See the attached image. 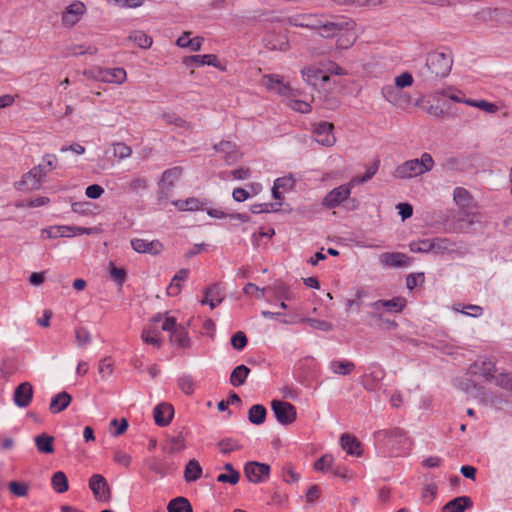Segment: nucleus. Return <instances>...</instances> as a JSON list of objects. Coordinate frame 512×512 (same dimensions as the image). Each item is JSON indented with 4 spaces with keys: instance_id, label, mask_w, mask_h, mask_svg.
Returning a JSON list of instances; mask_svg holds the SVG:
<instances>
[{
    "instance_id": "1",
    "label": "nucleus",
    "mask_w": 512,
    "mask_h": 512,
    "mask_svg": "<svg viewBox=\"0 0 512 512\" xmlns=\"http://www.w3.org/2000/svg\"><path fill=\"white\" fill-rule=\"evenodd\" d=\"M453 66V54L449 48H443L428 53L426 57V70L420 71L419 76L425 83H431L438 78L447 77Z\"/></svg>"
},
{
    "instance_id": "2",
    "label": "nucleus",
    "mask_w": 512,
    "mask_h": 512,
    "mask_svg": "<svg viewBox=\"0 0 512 512\" xmlns=\"http://www.w3.org/2000/svg\"><path fill=\"white\" fill-rule=\"evenodd\" d=\"M434 160L432 156L425 152L420 159H411L398 165L392 175L396 179H411L420 176L433 169Z\"/></svg>"
},
{
    "instance_id": "3",
    "label": "nucleus",
    "mask_w": 512,
    "mask_h": 512,
    "mask_svg": "<svg viewBox=\"0 0 512 512\" xmlns=\"http://www.w3.org/2000/svg\"><path fill=\"white\" fill-rule=\"evenodd\" d=\"M312 26L318 29L320 36L329 38L338 36L343 30H353L355 23L345 17H336L332 20L319 21L318 24Z\"/></svg>"
},
{
    "instance_id": "4",
    "label": "nucleus",
    "mask_w": 512,
    "mask_h": 512,
    "mask_svg": "<svg viewBox=\"0 0 512 512\" xmlns=\"http://www.w3.org/2000/svg\"><path fill=\"white\" fill-rule=\"evenodd\" d=\"M386 376L385 369L378 363H373L368 367V372L361 376V385L369 392L377 391L382 380Z\"/></svg>"
},
{
    "instance_id": "5",
    "label": "nucleus",
    "mask_w": 512,
    "mask_h": 512,
    "mask_svg": "<svg viewBox=\"0 0 512 512\" xmlns=\"http://www.w3.org/2000/svg\"><path fill=\"white\" fill-rule=\"evenodd\" d=\"M355 185H351V181L347 184L340 185L330 192L324 197L322 201V205L327 209H334L338 207L341 203L347 200L351 194V189Z\"/></svg>"
},
{
    "instance_id": "6",
    "label": "nucleus",
    "mask_w": 512,
    "mask_h": 512,
    "mask_svg": "<svg viewBox=\"0 0 512 512\" xmlns=\"http://www.w3.org/2000/svg\"><path fill=\"white\" fill-rule=\"evenodd\" d=\"M93 228L76 227V226H51L41 230V236L49 239L58 237H68L70 233L74 235L91 234Z\"/></svg>"
},
{
    "instance_id": "7",
    "label": "nucleus",
    "mask_w": 512,
    "mask_h": 512,
    "mask_svg": "<svg viewBox=\"0 0 512 512\" xmlns=\"http://www.w3.org/2000/svg\"><path fill=\"white\" fill-rule=\"evenodd\" d=\"M265 297H273L281 300L279 308L285 310L287 308L286 300L288 299L287 286L283 281H275L273 284L261 289V294L258 295V299Z\"/></svg>"
},
{
    "instance_id": "8",
    "label": "nucleus",
    "mask_w": 512,
    "mask_h": 512,
    "mask_svg": "<svg viewBox=\"0 0 512 512\" xmlns=\"http://www.w3.org/2000/svg\"><path fill=\"white\" fill-rule=\"evenodd\" d=\"M41 165L33 167L30 171L22 176V179L15 183V188L19 191L37 190L42 184Z\"/></svg>"
},
{
    "instance_id": "9",
    "label": "nucleus",
    "mask_w": 512,
    "mask_h": 512,
    "mask_svg": "<svg viewBox=\"0 0 512 512\" xmlns=\"http://www.w3.org/2000/svg\"><path fill=\"white\" fill-rule=\"evenodd\" d=\"M89 488L96 500L108 502L111 498V489L106 479L100 474H94L89 480Z\"/></svg>"
},
{
    "instance_id": "10",
    "label": "nucleus",
    "mask_w": 512,
    "mask_h": 512,
    "mask_svg": "<svg viewBox=\"0 0 512 512\" xmlns=\"http://www.w3.org/2000/svg\"><path fill=\"white\" fill-rule=\"evenodd\" d=\"M244 473L250 482L261 483L269 477L270 466L265 463L251 461L245 464Z\"/></svg>"
},
{
    "instance_id": "11",
    "label": "nucleus",
    "mask_w": 512,
    "mask_h": 512,
    "mask_svg": "<svg viewBox=\"0 0 512 512\" xmlns=\"http://www.w3.org/2000/svg\"><path fill=\"white\" fill-rule=\"evenodd\" d=\"M432 253L440 255H463V246L448 238H433Z\"/></svg>"
},
{
    "instance_id": "12",
    "label": "nucleus",
    "mask_w": 512,
    "mask_h": 512,
    "mask_svg": "<svg viewBox=\"0 0 512 512\" xmlns=\"http://www.w3.org/2000/svg\"><path fill=\"white\" fill-rule=\"evenodd\" d=\"M333 129V124L328 122H320L316 124L313 130L315 141L325 147L333 146L336 142Z\"/></svg>"
},
{
    "instance_id": "13",
    "label": "nucleus",
    "mask_w": 512,
    "mask_h": 512,
    "mask_svg": "<svg viewBox=\"0 0 512 512\" xmlns=\"http://www.w3.org/2000/svg\"><path fill=\"white\" fill-rule=\"evenodd\" d=\"M406 299L403 297H394L389 300H377L370 304L372 310L386 311L388 313H401L406 307Z\"/></svg>"
},
{
    "instance_id": "14",
    "label": "nucleus",
    "mask_w": 512,
    "mask_h": 512,
    "mask_svg": "<svg viewBox=\"0 0 512 512\" xmlns=\"http://www.w3.org/2000/svg\"><path fill=\"white\" fill-rule=\"evenodd\" d=\"M379 261L383 266L391 268L408 267L412 263V259L401 252H385L379 257Z\"/></svg>"
},
{
    "instance_id": "15",
    "label": "nucleus",
    "mask_w": 512,
    "mask_h": 512,
    "mask_svg": "<svg viewBox=\"0 0 512 512\" xmlns=\"http://www.w3.org/2000/svg\"><path fill=\"white\" fill-rule=\"evenodd\" d=\"M131 246L138 253H147L153 256L159 255L164 250V246L159 240L148 241L134 238L131 240Z\"/></svg>"
},
{
    "instance_id": "16",
    "label": "nucleus",
    "mask_w": 512,
    "mask_h": 512,
    "mask_svg": "<svg viewBox=\"0 0 512 512\" xmlns=\"http://www.w3.org/2000/svg\"><path fill=\"white\" fill-rule=\"evenodd\" d=\"M33 386L30 382L20 383L14 390L13 401L19 408H26L33 398Z\"/></svg>"
},
{
    "instance_id": "17",
    "label": "nucleus",
    "mask_w": 512,
    "mask_h": 512,
    "mask_svg": "<svg viewBox=\"0 0 512 512\" xmlns=\"http://www.w3.org/2000/svg\"><path fill=\"white\" fill-rule=\"evenodd\" d=\"M224 290L218 284H212L204 290V299L200 301L201 305H209L211 309H215L224 300Z\"/></svg>"
},
{
    "instance_id": "18",
    "label": "nucleus",
    "mask_w": 512,
    "mask_h": 512,
    "mask_svg": "<svg viewBox=\"0 0 512 512\" xmlns=\"http://www.w3.org/2000/svg\"><path fill=\"white\" fill-rule=\"evenodd\" d=\"M213 149L224 154L225 161L228 165L238 162L242 156L236 144L232 141L222 140L220 143L215 144Z\"/></svg>"
},
{
    "instance_id": "19",
    "label": "nucleus",
    "mask_w": 512,
    "mask_h": 512,
    "mask_svg": "<svg viewBox=\"0 0 512 512\" xmlns=\"http://www.w3.org/2000/svg\"><path fill=\"white\" fill-rule=\"evenodd\" d=\"M174 415V408L171 404L163 402L158 404L153 411L155 423L160 427L170 424Z\"/></svg>"
},
{
    "instance_id": "20",
    "label": "nucleus",
    "mask_w": 512,
    "mask_h": 512,
    "mask_svg": "<svg viewBox=\"0 0 512 512\" xmlns=\"http://www.w3.org/2000/svg\"><path fill=\"white\" fill-rule=\"evenodd\" d=\"M183 172L182 167L176 166L170 169H167L163 172L162 178L159 182L160 193L170 191L174 187V183L179 179Z\"/></svg>"
},
{
    "instance_id": "21",
    "label": "nucleus",
    "mask_w": 512,
    "mask_h": 512,
    "mask_svg": "<svg viewBox=\"0 0 512 512\" xmlns=\"http://www.w3.org/2000/svg\"><path fill=\"white\" fill-rule=\"evenodd\" d=\"M262 84L267 90L279 95H286L288 85L283 82V78L276 74L265 75L262 78Z\"/></svg>"
},
{
    "instance_id": "22",
    "label": "nucleus",
    "mask_w": 512,
    "mask_h": 512,
    "mask_svg": "<svg viewBox=\"0 0 512 512\" xmlns=\"http://www.w3.org/2000/svg\"><path fill=\"white\" fill-rule=\"evenodd\" d=\"M340 444L342 449L351 456L359 457L362 455L360 441L351 434L344 433L341 435Z\"/></svg>"
},
{
    "instance_id": "23",
    "label": "nucleus",
    "mask_w": 512,
    "mask_h": 512,
    "mask_svg": "<svg viewBox=\"0 0 512 512\" xmlns=\"http://www.w3.org/2000/svg\"><path fill=\"white\" fill-rule=\"evenodd\" d=\"M85 12V5L80 2L76 1L72 4H70L66 11L63 13L62 20L63 23L74 25L79 21V17Z\"/></svg>"
},
{
    "instance_id": "24",
    "label": "nucleus",
    "mask_w": 512,
    "mask_h": 512,
    "mask_svg": "<svg viewBox=\"0 0 512 512\" xmlns=\"http://www.w3.org/2000/svg\"><path fill=\"white\" fill-rule=\"evenodd\" d=\"M328 369L335 375L347 376L354 371L355 363L347 359H336L329 362Z\"/></svg>"
},
{
    "instance_id": "25",
    "label": "nucleus",
    "mask_w": 512,
    "mask_h": 512,
    "mask_svg": "<svg viewBox=\"0 0 512 512\" xmlns=\"http://www.w3.org/2000/svg\"><path fill=\"white\" fill-rule=\"evenodd\" d=\"M472 506L473 502L470 497L459 496L447 502L443 506L442 512H464L466 509H469Z\"/></svg>"
},
{
    "instance_id": "26",
    "label": "nucleus",
    "mask_w": 512,
    "mask_h": 512,
    "mask_svg": "<svg viewBox=\"0 0 512 512\" xmlns=\"http://www.w3.org/2000/svg\"><path fill=\"white\" fill-rule=\"evenodd\" d=\"M378 436L383 437L384 439H387L388 443H390L392 445H394V444L405 445L408 441L406 433L404 432V430H402L400 428L381 430L378 432Z\"/></svg>"
},
{
    "instance_id": "27",
    "label": "nucleus",
    "mask_w": 512,
    "mask_h": 512,
    "mask_svg": "<svg viewBox=\"0 0 512 512\" xmlns=\"http://www.w3.org/2000/svg\"><path fill=\"white\" fill-rule=\"evenodd\" d=\"M183 63L187 66H189L191 64L212 65L216 68L224 70V68L219 65L218 58L214 54L193 55V56L185 57L183 60Z\"/></svg>"
},
{
    "instance_id": "28",
    "label": "nucleus",
    "mask_w": 512,
    "mask_h": 512,
    "mask_svg": "<svg viewBox=\"0 0 512 512\" xmlns=\"http://www.w3.org/2000/svg\"><path fill=\"white\" fill-rule=\"evenodd\" d=\"M72 401V397L66 391L56 394L50 402L49 410L52 414H57L65 410Z\"/></svg>"
},
{
    "instance_id": "29",
    "label": "nucleus",
    "mask_w": 512,
    "mask_h": 512,
    "mask_svg": "<svg viewBox=\"0 0 512 512\" xmlns=\"http://www.w3.org/2000/svg\"><path fill=\"white\" fill-rule=\"evenodd\" d=\"M271 409L276 420L283 426L288 425V402L278 399L271 401Z\"/></svg>"
},
{
    "instance_id": "30",
    "label": "nucleus",
    "mask_w": 512,
    "mask_h": 512,
    "mask_svg": "<svg viewBox=\"0 0 512 512\" xmlns=\"http://www.w3.org/2000/svg\"><path fill=\"white\" fill-rule=\"evenodd\" d=\"M54 437L46 433L39 434L35 437V445L38 452L43 454H52L54 452Z\"/></svg>"
},
{
    "instance_id": "31",
    "label": "nucleus",
    "mask_w": 512,
    "mask_h": 512,
    "mask_svg": "<svg viewBox=\"0 0 512 512\" xmlns=\"http://www.w3.org/2000/svg\"><path fill=\"white\" fill-rule=\"evenodd\" d=\"M170 342L179 348L186 349L191 346V339L186 329L181 326L170 335Z\"/></svg>"
},
{
    "instance_id": "32",
    "label": "nucleus",
    "mask_w": 512,
    "mask_h": 512,
    "mask_svg": "<svg viewBox=\"0 0 512 512\" xmlns=\"http://www.w3.org/2000/svg\"><path fill=\"white\" fill-rule=\"evenodd\" d=\"M308 323L313 329L320 330L323 332H329L332 331L334 326L332 323L325 321V320H319L314 318H293L290 320V323Z\"/></svg>"
},
{
    "instance_id": "33",
    "label": "nucleus",
    "mask_w": 512,
    "mask_h": 512,
    "mask_svg": "<svg viewBox=\"0 0 512 512\" xmlns=\"http://www.w3.org/2000/svg\"><path fill=\"white\" fill-rule=\"evenodd\" d=\"M189 274V270L186 268L180 269L172 278V282L167 287V294L169 296H177L181 292V284L180 281H184L187 279Z\"/></svg>"
},
{
    "instance_id": "34",
    "label": "nucleus",
    "mask_w": 512,
    "mask_h": 512,
    "mask_svg": "<svg viewBox=\"0 0 512 512\" xmlns=\"http://www.w3.org/2000/svg\"><path fill=\"white\" fill-rule=\"evenodd\" d=\"M202 475V467L196 459H191L185 466L184 479L186 482H194Z\"/></svg>"
},
{
    "instance_id": "35",
    "label": "nucleus",
    "mask_w": 512,
    "mask_h": 512,
    "mask_svg": "<svg viewBox=\"0 0 512 512\" xmlns=\"http://www.w3.org/2000/svg\"><path fill=\"white\" fill-rule=\"evenodd\" d=\"M250 373V369L241 364L233 369L230 375V384L234 387L243 385Z\"/></svg>"
},
{
    "instance_id": "36",
    "label": "nucleus",
    "mask_w": 512,
    "mask_h": 512,
    "mask_svg": "<svg viewBox=\"0 0 512 512\" xmlns=\"http://www.w3.org/2000/svg\"><path fill=\"white\" fill-rule=\"evenodd\" d=\"M266 415V408L261 404H255L248 411V420L254 425H261L265 422Z\"/></svg>"
},
{
    "instance_id": "37",
    "label": "nucleus",
    "mask_w": 512,
    "mask_h": 512,
    "mask_svg": "<svg viewBox=\"0 0 512 512\" xmlns=\"http://www.w3.org/2000/svg\"><path fill=\"white\" fill-rule=\"evenodd\" d=\"M302 75L304 79L311 85L316 86L319 81L325 83L329 81V76L326 75L322 70L315 69H303Z\"/></svg>"
},
{
    "instance_id": "38",
    "label": "nucleus",
    "mask_w": 512,
    "mask_h": 512,
    "mask_svg": "<svg viewBox=\"0 0 512 512\" xmlns=\"http://www.w3.org/2000/svg\"><path fill=\"white\" fill-rule=\"evenodd\" d=\"M127 39L142 49L150 48L153 43L152 37L141 30L132 31Z\"/></svg>"
},
{
    "instance_id": "39",
    "label": "nucleus",
    "mask_w": 512,
    "mask_h": 512,
    "mask_svg": "<svg viewBox=\"0 0 512 512\" xmlns=\"http://www.w3.org/2000/svg\"><path fill=\"white\" fill-rule=\"evenodd\" d=\"M167 510L168 512H193L189 500L182 496L172 499L168 503Z\"/></svg>"
},
{
    "instance_id": "40",
    "label": "nucleus",
    "mask_w": 512,
    "mask_h": 512,
    "mask_svg": "<svg viewBox=\"0 0 512 512\" xmlns=\"http://www.w3.org/2000/svg\"><path fill=\"white\" fill-rule=\"evenodd\" d=\"M367 296H368L367 290H365L363 288L357 289L355 292L354 298L348 299L345 302V310L346 311H351V310L359 311L363 304V301H362L363 298H365Z\"/></svg>"
},
{
    "instance_id": "41",
    "label": "nucleus",
    "mask_w": 512,
    "mask_h": 512,
    "mask_svg": "<svg viewBox=\"0 0 512 512\" xmlns=\"http://www.w3.org/2000/svg\"><path fill=\"white\" fill-rule=\"evenodd\" d=\"M380 160L375 159L371 165L366 167V172L363 176H356L351 179V185H359L370 180L378 171Z\"/></svg>"
},
{
    "instance_id": "42",
    "label": "nucleus",
    "mask_w": 512,
    "mask_h": 512,
    "mask_svg": "<svg viewBox=\"0 0 512 512\" xmlns=\"http://www.w3.org/2000/svg\"><path fill=\"white\" fill-rule=\"evenodd\" d=\"M356 39L357 34L355 28L353 30H343V32L338 35L337 47L339 49H348L354 44Z\"/></svg>"
},
{
    "instance_id": "43",
    "label": "nucleus",
    "mask_w": 512,
    "mask_h": 512,
    "mask_svg": "<svg viewBox=\"0 0 512 512\" xmlns=\"http://www.w3.org/2000/svg\"><path fill=\"white\" fill-rule=\"evenodd\" d=\"M51 484L53 489L58 493H64L69 489L68 479L62 471H58L53 474Z\"/></svg>"
},
{
    "instance_id": "44",
    "label": "nucleus",
    "mask_w": 512,
    "mask_h": 512,
    "mask_svg": "<svg viewBox=\"0 0 512 512\" xmlns=\"http://www.w3.org/2000/svg\"><path fill=\"white\" fill-rule=\"evenodd\" d=\"M18 370L17 361L14 358H5L0 364V375L3 379H8Z\"/></svg>"
},
{
    "instance_id": "45",
    "label": "nucleus",
    "mask_w": 512,
    "mask_h": 512,
    "mask_svg": "<svg viewBox=\"0 0 512 512\" xmlns=\"http://www.w3.org/2000/svg\"><path fill=\"white\" fill-rule=\"evenodd\" d=\"M217 446L222 454H230L234 451H238L242 449V445L239 443L238 440L234 438H224L221 439Z\"/></svg>"
},
{
    "instance_id": "46",
    "label": "nucleus",
    "mask_w": 512,
    "mask_h": 512,
    "mask_svg": "<svg viewBox=\"0 0 512 512\" xmlns=\"http://www.w3.org/2000/svg\"><path fill=\"white\" fill-rule=\"evenodd\" d=\"M179 389L186 395H191L195 391L196 382L192 375L184 374L177 380Z\"/></svg>"
},
{
    "instance_id": "47",
    "label": "nucleus",
    "mask_w": 512,
    "mask_h": 512,
    "mask_svg": "<svg viewBox=\"0 0 512 512\" xmlns=\"http://www.w3.org/2000/svg\"><path fill=\"white\" fill-rule=\"evenodd\" d=\"M409 249L414 253H430L433 250V238L412 241Z\"/></svg>"
},
{
    "instance_id": "48",
    "label": "nucleus",
    "mask_w": 512,
    "mask_h": 512,
    "mask_svg": "<svg viewBox=\"0 0 512 512\" xmlns=\"http://www.w3.org/2000/svg\"><path fill=\"white\" fill-rule=\"evenodd\" d=\"M104 73L103 80L107 82L122 83L126 79V71L123 68H109Z\"/></svg>"
},
{
    "instance_id": "49",
    "label": "nucleus",
    "mask_w": 512,
    "mask_h": 512,
    "mask_svg": "<svg viewBox=\"0 0 512 512\" xmlns=\"http://www.w3.org/2000/svg\"><path fill=\"white\" fill-rule=\"evenodd\" d=\"M141 338L144 343L160 348L162 345V339L159 337V332L151 330L150 328H144L141 333Z\"/></svg>"
},
{
    "instance_id": "50",
    "label": "nucleus",
    "mask_w": 512,
    "mask_h": 512,
    "mask_svg": "<svg viewBox=\"0 0 512 512\" xmlns=\"http://www.w3.org/2000/svg\"><path fill=\"white\" fill-rule=\"evenodd\" d=\"M148 187V181L145 177L136 176L126 184V189L131 193H138Z\"/></svg>"
},
{
    "instance_id": "51",
    "label": "nucleus",
    "mask_w": 512,
    "mask_h": 512,
    "mask_svg": "<svg viewBox=\"0 0 512 512\" xmlns=\"http://www.w3.org/2000/svg\"><path fill=\"white\" fill-rule=\"evenodd\" d=\"M496 366L492 360H485L482 362L480 367V374L487 381H493L495 379Z\"/></svg>"
},
{
    "instance_id": "52",
    "label": "nucleus",
    "mask_w": 512,
    "mask_h": 512,
    "mask_svg": "<svg viewBox=\"0 0 512 512\" xmlns=\"http://www.w3.org/2000/svg\"><path fill=\"white\" fill-rule=\"evenodd\" d=\"M502 15V10L499 8H484L476 14V17L482 21L497 20Z\"/></svg>"
},
{
    "instance_id": "53",
    "label": "nucleus",
    "mask_w": 512,
    "mask_h": 512,
    "mask_svg": "<svg viewBox=\"0 0 512 512\" xmlns=\"http://www.w3.org/2000/svg\"><path fill=\"white\" fill-rule=\"evenodd\" d=\"M9 491L17 497H25L29 491V485L25 482L11 481L8 484Z\"/></svg>"
},
{
    "instance_id": "54",
    "label": "nucleus",
    "mask_w": 512,
    "mask_h": 512,
    "mask_svg": "<svg viewBox=\"0 0 512 512\" xmlns=\"http://www.w3.org/2000/svg\"><path fill=\"white\" fill-rule=\"evenodd\" d=\"M334 458L331 454H325L314 463V469L320 472H327L332 469Z\"/></svg>"
},
{
    "instance_id": "55",
    "label": "nucleus",
    "mask_w": 512,
    "mask_h": 512,
    "mask_svg": "<svg viewBox=\"0 0 512 512\" xmlns=\"http://www.w3.org/2000/svg\"><path fill=\"white\" fill-rule=\"evenodd\" d=\"M465 104L472 106V107H477V108H479L485 112H488V113H495L497 111V106L495 104L487 102L485 100L469 99V100L465 101Z\"/></svg>"
},
{
    "instance_id": "56",
    "label": "nucleus",
    "mask_w": 512,
    "mask_h": 512,
    "mask_svg": "<svg viewBox=\"0 0 512 512\" xmlns=\"http://www.w3.org/2000/svg\"><path fill=\"white\" fill-rule=\"evenodd\" d=\"M493 381L500 388L512 392V373H500Z\"/></svg>"
},
{
    "instance_id": "57",
    "label": "nucleus",
    "mask_w": 512,
    "mask_h": 512,
    "mask_svg": "<svg viewBox=\"0 0 512 512\" xmlns=\"http://www.w3.org/2000/svg\"><path fill=\"white\" fill-rule=\"evenodd\" d=\"M248 343L247 336L244 332L238 331L231 337V345L236 350H243Z\"/></svg>"
},
{
    "instance_id": "58",
    "label": "nucleus",
    "mask_w": 512,
    "mask_h": 512,
    "mask_svg": "<svg viewBox=\"0 0 512 512\" xmlns=\"http://www.w3.org/2000/svg\"><path fill=\"white\" fill-rule=\"evenodd\" d=\"M113 153L115 157H118L119 159H125L131 156L132 149L125 143L118 142L113 144Z\"/></svg>"
},
{
    "instance_id": "59",
    "label": "nucleus",
    "mask_w": 512,
    "mask_h": 512,
    "mask_svg": "<svg viewBox=\"0 0 512 512\" xmlns=\"http://www.w3.org/2000/svg\"><path fill=\"white\" fill-rule=\"evenodd\" d=\"M75 338L78 346H85L91 342V334L88 329L84 327L76 328Z\"/></svg>"
},
{
    "instance_id": "60",
    "label": "nucleus",
    "mask_w": 512,
    "mask_h": 512,
    "mask_svg": "<svg viewBox=\"0 0 512 512\" xmlns=\"http://www.w3.org/2000/svg\"><path fill=\"white\" fill-rule=\"evenodd\" d=\"M293 94L290 93V108L300 113H309L311 111L310 103L302 100L293 99Z\"/></svg>"
},
{
    "instance_id": "61",
    "label": "nucleus",
    "mask_w": 512,
    "mask_h": 512,
    "mask_svg": "<svg viewBox=\"0 0 512 512\" xmlns=\"http://www.w3.org/2000/svg\"><path fill=\"white\" fill-rule=\"evenodd\" d=\"M98 371H99V374L102 376V378L110 376L113 372L112 358L111 357L103 358L99 363Z\"/></svg>"
},
{
    "instance_id": "62",
    "label": "nucleus",
    "mask_w": 512,
    "mask_h": 512,
    "mask_svg": "<svg viewBox=\"0 0 512 512\" xmlns=\"http://www.w3.org/2000/svg\"><path fill=\"white\" fill-rule=\"evenodd\" d=\"M413 76L409 72H404L395 77V86L397 88L410 87L413 84Z\"/></svg>"
},
{
    "instance_id": "63",
    "label": "nucleus",
    "mask_w": 512,
    "mask_h": 512,
    "mask_svg": "<svg viewBox=\"0 0 512 512\" xmlns=\"http://www.w3.org/2000/svg\"><path fill=\"white\" fill-rule=\"evenodd\" d=\"M171 447L168 450L169 454H175L182 451L185 448V440L183 435L180 433L176 437L171 438Z\"/></svg>"
},
{
    "instance_id": "64",
    "label": "nucleus",
    "mask_w": 512,
    "mask_h": 512,
    "mask_svg": "<svg viewBox=\"0 0 512 512\" xmlns=\"http://www.w3.org/2000/svg\"><path fill=\"white\" fill-rule=\"evenodd\" d=\"M454 200L459 205H465L470 199L469 192L463 187H456L453 192Z\"/></svg>"
}]
</instances>
